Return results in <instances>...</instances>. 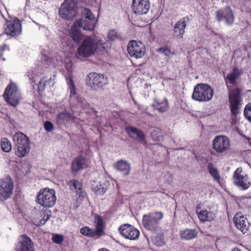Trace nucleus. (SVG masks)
<instances>
[{"mask_svg":"<svg viewBox=\"0 0 251 251\" xmlns=\"http://www.w3.org/2000/svg\"><path fill=\"white\" fill-rule=\"evenodd\" d=\"M70 102L71 105V109L73 112V115L67 112L59 113L55 119L56 123L57 125L66 126L74 122L75 118H77L76 113H83V112L87 113L90 111V105L85 100L79 97L78 95L77 98L74 100L72 102L70 97Z\"/></svg>","mask_w":251,"mask_h":251,"instance_id":"1","label":"nucleus"},{"mask_svg":"<svg viewBox=\"0 0 251 251\" xmlns=\"http://www.w3.org/2000/svg\"><path fill=\"white\" fill-rule=\"evenodd\" d=\"M108 47L107 43H102L92 36H87L82 42L77 50V55L88 57L94 54L96 50L102 51Z\"/></svg>","mask_w":251,"mask_h":251,"instance_id":"2","label":"nucleus"},{"mask_svg":"<svg viewBox=\"0 0 251 251\" xmlns=\"http://www.w3.org/2000/svg\"><path fill=\"white\" fill-rule=\"evenodd\" d=\"M13 140L16 155L22 158L29 153L31 149L30 141L25 134L17 132L13 136Z\"/></svg>","mask_w":251,"mask_h":251,"instance_id":"3","label":"nucleus"},{"mask_svg":"<svg viewBox=\"0 0 251 251\" xmlns=\"http://www.w3.org/2000/svg\"><path fill=\"white\" fill-rule=\"evenodd\" d=\"M213 90L208 84L201 83L196 85L192 96V99L199 102H206L211 100L213 96Z\"/></svg>","mask_w":251,"mask_h":251,"instance_id":"4","label":"nucleus"},{"mask_svg":"<svg viewBox=\"0 0 251 251\" xmlns=\"http://www.w3.org/2000/svg\"><path fill=\"white\" fill-rule=\"evenodd\" d=\"M3 96L5 100L12 106H17L22 99L17 85L12 82L6 87Z\"/></svg>","mask_w":251,"mask_h":251,"instance_id":"5","label":"nucleus"},{"mask_svg":"<svg viewBox=\"0 0 251 251\" xmlns=\"http://www.w3.org/2000/svg\"><path fill=\"white\" fill-rule=\"evenodd\" d=\"M37 202L45 207H51L55 203V192L52 189L46 188L40 190L37 196Z\"/></svg>","mask_w":251,"mask_h":251,"instance_id":"6","label":"nucleus"},{"mask_svg":"<svg viewBox=\"0 0 251 251\" xmlns=\"http://www.w3.org/2000/svg\"><path fill=\"white\" fill-rule=\"evenodd\" d=\"M163 217V214L160 212L150 213L144 215L142 222L144 227L147 230L155 231L159 228L161 220Z\"/></svg>","mask_w":251,"mask_h":251,"instance_id":"7","label":"nucleus"},{"mask_svg":"<svg viewBox=\"0 0 251 251\" xmlns=\"http://www.w3.org/2000/svg\"><path fill=\"white\" fill-rule=\"evenodd\" d=\"M115 185L116 187L118 186L117 182L114 179L106 176L103 177L99 182L93 184L92 189L97 195H102L111 187V185L114 188Z\"/></svg>","mask_w":251,"mask_h":251,"instance_id":"8","label":"nucleus"},{"mask_svg":"<svg viewBox=\"0 0 251 251\" xmlns=\"http://www.w3.org/2000/svg\"><path fill=\"white\" fill-rule=\"evenodd\" d=\"M77 0H65L59 10L60 16L66 20H71L76 14Z\"/></svg>","mask_w":251,"mask_h":251,"instance_id":"9","label":"nucleus"},{"mask_svg":"<svg viewBox=\"0 0 251 251\" xmlns=\"http://www.w3.org/2000/svg\"><path fill=\"white\" fill-rule=\"evenodd\" d=\"M233 181L234 184L241 190H247L251 185L248 176L243 172L241 168H237L234 172Z\"/></svg>","mask_w":251,"mask_h":251,"instance_id":"10","label":"nucleus"},{"mask_svg":"<svg viewBox=\"0 0 251 251\" xmlns=\"http://www.w3.org/2000/svg\"><path fill=\"white\" fill-rule=\"evenodd\" d=\"M87 86L93 90H97L108 83L107 78L103 75L96 73H89L86 78Z\"/></svg>","mask_w":251,"mask_h":251,"instance_id":"11","label":"nucleus"},{"mask_svg":"<svg viewBox=\"0 0 251 251\" xmlns=\"http://www.w3.org/2000/svg\"><path fill=\"white\" fill-rule=\"evenodd\" d=\"M82 14V18L77 21L80 22V25H77L86 30H93L97 22L94 15L88 8H84Z\"/></svg>","mask_w":251,"mask_h":251,"instance_id":"12","label":"nucleus"},{"mask_svg":"<svg viewBox=\"0 0 251 251\" xmlns=\"http://www.w3.org/2000/svg\"><path fill=\"white\" fill-rule=\"evenodd\" d=\"M66 73V78L68 88L70 92L71 101L77 98V92L73 79V63L69 61H65V64Z\"/></svg>","mask_w":251,"mask_h":251,"instance_id":"13","label":"nucleus"},{"mask_svg":"<svg viewBox=\"0 0 251 251\" xmlns=\"http://www.w3.org/2000/svg\"><path fill=\"white\" fill-rule=\"evenodd\" d=\"M14 182L12 178L7 176L0 180V200L5 201L10 198L13 193Z\"/></svg>","mask_w":251,"mask_h":251,"instance_id":"14","label":"nucleus"},{"mask_svg":"<svg viewBox=\"0 0 251 251\" xmlns=\"http://www.w3.org/2000/svg\"><path fill=\"white\" fill-rule=\"evenodd\" d=\"M213 149L218 153H224L230 148L229 138L225 135H217L212 141Z\"/></svg>","mask_w":251,"mask_h":251,"instance_id":"15","label":"nucleus"},{"mask_svg":"<svg viewBox=\"0 0 251 251\" xmlns=\"http://www.w3.org/2000/svg\"><path fill=\"white\" fill-rule=\"evenodd\" d=\"M127 51L131 57L141 58L145 54L146 48L141 42L132 40L128 44Z\"/></svg>","mask_w":251,"mask_h":251,"instance_id":"16","label":"nucleus"},{"mask_svg":"<svg viewBox=\"0 0 251 251\" xmlns=\"http://www.w3.org/2000/svg\"><path fill=\"white\" fill-rule=\"evenodd\" d=\"M229 107L233 115L236 116L239 113L241 106V96L238 89L232 90L229 93Z\"/></svg>","mask_w":251,"mask_h":251,"instance_id":"17","label":"nucleus"},{"mask_svg":"<svg viewBox=\"0 0 251 251\" xmlns=\"http://www.w3.org/2000/svg\"><path fill=\"white\" fill-rule=\"evenodd\" d=\"M22 30L21 23L17 18L6 22L5 32L6 34L12 37L17 36L21 33Z\"/></svg>","mask_w":251,"mask_h":251,"instance_id":"18","label":"nucleus"},{"mask_svg":"<svg viewBox=\"0 0 251 251\" xmlns=\"http://www.w3.org/2000/svg\"><path fill=\"white\" fill-rule=\"evenodd\" d=\"M50 217V211L49 209L35 210L32 214V222L36 226L44 225Z\"/></svg>","mask_w":251,"mask_h":251,"instance_id":"19","label":"nucleus"},{"mask_svg":"<svg viewBox=\"0 0 251 251\" xmlns=\"http://www.w3.org/2000/svg\"><path fill=\"white\" fill-rule=\"evenodd\" d=\"M119 230L122 236L130 240H136L140 235V232L137 229L128 224L121 226Z\"/></svg>","mask_w":251,"mask_h":251,"instance_id":"20","label":"nucleus"},{"mask_svg":"<svg viewBox=\"0 0 251 251\" xmlns=\"http://www.w3.org/2000/svg\"><path fill=\"white\" fill-rule=\"evenodd\" d=\"M149 0H133L132 9L136 14H147L150 8Z\"/></svg>","mask_w":251,"mask_h":251,"instance_id":"21","label":"nucleus"},{"mask_svg":"<svg viewBox=\"0 0 251 251\" xmlns=\"http://www.w3.org/2000/svg\"><path fill=\"white\" fill-rule=\"evenodd\" d=\"M42 63L45 67H47L50 64L55 66L62 63V59L61 57L57 54L50 55V53H46L44 51H42Z\"/></svg>","mask_w":251,"mask_h":251,"instance_id":"22","label":"nucleus"},{"mask_svg":"<svg viewBox=\"0 0 251 251\" xmlns=\"http://www.w3.org/2000/svg\"><path fill=\"white\" fill-rule=\"evenodd\" d=\"M235 226L243 232L247 230L250 223L247 218L241 213H237L233 219Z\"/></svg>","mask_w":251,"mask_h":251,"instance_id":"23","label":"nucleus"},{"mask_svg":"<svg viewBox=\"0 0 251 251\" xmlns=\"http://www.w3.org/2000/svg\"><path fill=\"white\" fill-rule=\"evenodd\" d=\"M216 16L218 21L225 19L227 25H232L234 22V17L232 10L229 7H226L223 10L217 11Z\"/></svg>","mask_w":251,"mask_h":251,"instance_id":"24","label":"nucleus"},{"mask_svg":"<svg viewBox=\"0 0 251 251\" xmlns=\"http://www.w3.org/2000/svg\"><path fill=\"white\" fill-rule=\"evenodd\" d=\"M89 164L88 160L82 155H79L74 159L72 163V171L76 174L79 171L87 167Z\"/></svg>","mask_w":251,"mask_h":251,"instance_id":"25","label":"nucleus"},{"mask_svg":"<svg viewBox=\"0 0 251 251\" xmlns=\"http://www.w3.org/2000/svg\"><path fill=\"white\" fill-rule=\"evenodd\" d=\"M186 18L181 19L175 25L173 31V36L177 39H181L185 33V28L186 26Z\"/></svg>","mask_w":251,"mask_h":251,"instance_id":"26","label":"nucleus"},{"mask_svg":"<svg viewBox=\"0 0 251 251\" xmlns=\"http://www.w3.org/2000/svg\"><path fill=\"white\" fill-rule=\"evenodd\" d=\"M126 130L131 138L137 140L142 144H146V142L144 139L145 136L142 131L131 126L127 127Z\"/></svg>","mask_w":251,"mask_h":251,"instance_id":"27","label":"nucleus"},{"mask_svg":"<svg viewBox=\"0 0 251 251\" xmlns=\"http://www.w3.org/2000/svg\"><path fill=\"white\" fill-rule=\"evenodd\" d=\"M113 167L116 170L121 172L123 175L126 176L129 175L131 170L130 163L124 160H120L115 162Z\"/></svg>","mask_w":251,"mask_h":251,"instance_id":"28","label":"nucleus"},{"mask_svg":"<svg viewBox=\"0 0 251 251\" xmlns=\"http://www.w3.org/2000/svg\"><path fill=\"white\" fill-rule=\"evenodd\" d=\"M198 206L196 209V213L200 221L201 222H211L216 217L215 214L210 210L202 209L200 211L198 210Z\"/></svg>","mask_w":251,"mask_h":251,"instance_id":"29","label":"nucleus"},{"mask_svg":"<svg viewBox=\"0 0 251 251\" xmlns=\"http://www.w3.org/2000/svg\"><path fill=\"white\" fill-rule=\"evenodd\" d=\"M20 246L18 251H33L32 241L25 235H21Z\"/></svg>","mask_w":251,"mask_h":251,"instance_id":"30","label":"nucleus"},{"mask_svg":"<svg viewBox=\"0 0 251 251\" xmlns=\"http://www.w3.org/2000/svg\"><path fill=\"white\" fill-rule=\"evenodd\" d=\"M79 21H76L71 28L70 32V36L76 43H78L81 39V34L80 33V27L77 25H80Z\"/></svg>","mask_w":251,"mask_h":251,"instance_id":"31","label":"nucleus"},{"mask_svg":"<svg viewBox=\"0 0 251 251\" xmlns=\"http://www.w3.org/2000/svg\"><path fill=\"white\" fill-rule=\"evenodd\" d=\"M152 106L159 112H164L169 106L168 100L166 99L155 100Z\"/></svg>","mask_w":251,"mask_h":251,"instance_id":"32","label":"nucleus"},{"mask_svg":"<svg viewBox=\"0 0 251 251\" xmlns=\"http://www.w3.org/2000/svg\"><path fill=\"white\" fill-rule=\"evenodd\" d=\"M240 74L241 70L237 67L234 68L232 73L227 74L226 76V81L227 86H228L229 83L234 85Z\"/></svg>","mask_w":251,"mask_h":251,"instance_id":"33","label":"nucleus"},{"mask_svg":"<svg viewBox=\"0 0 251 251\" xmlns=\"http://www.w3.org/2000/svg\"><path fill=\"white\" fill-rule=\"evenodd\" d=\"M94 224L95 226V231L100 236L104 231L105 224L102 218L99 215H96L94 217Z\"/></svg>","mask_w":251,"mask_h":251,"instance_id":"34","label":"nucleus"},{"mask_svg":"<svg viewBox=\"0 0 251 251\" xmlns=\"http://www.w3.org/2000/svg\"><path fill=\"white\" fill-rule=\"evenodd\" d=\"M70 186L72 190L75 191L79 197H85V193L83 191L82 185L80 182L76 180H71Z\"/></svg>","mask_w":251,"mask_h":251,"instance_id":"35","label":"nucleus"},{"mask_svg":"<svg viewBox=\"0 0 251 251\" xmlns=\"http://www.w3.org/2000/svg\"><path fill=\"white\" fill-rule=\"evenodd\" d=\"M54 84V80L51 77H44L40 80L38 84V90L42 91L46 88H50L53 86Z\"/></svg>","mask_w":251,"mask_h":251,"instance_id":"36","label":"nucleus"},{"mask_svg":"<svg viewBox=\"0 0 251 251\" xmlns=\"http://www.w3.org/2000/svg\"><path fill=\"white\" fill-rule=\"evenodd\" d=\"M197 232L195 230L186 229L180 232V237L183 240H191L195 238Z\"/></svg>","mask_w":251,"mask_h":251,"instance_id":"37","label":"nucleus"},{"mask_svg":"<svg viewBox=\"0 0 251 251\" xmlns=\"http://www.w3.org/2000/svg\"><path fill=\"white\" fill-rule=\"evenodd\" d=\"M207 169L209 174L213 177L215 180L219 182L221 176L218 169L214 166L213 164L209 163L207 166Z\"/></svg>","mask_w":251,"mask_h":251,"instance_id":"38","label":"nucleus"},{"mask_svg":"<svg viewBox=\"0 0 251 251\" xmlns=\"http://www.w3.org/2000/svg\"><path fill=\"white\" fill-rule=\"evenodd\" d=\"M80 232L83 235L88 237H93L95 236H99L95 229L91 228L88 226L81 227L80 229Z\"/></svg>","mask_w":251,"mask_h":251,"instance_id":"39","label":"nucleus"},{"mask_svg":"<svg viewBox=\"0 0 251 251\" xmlns=\"http://www.w3.org/2000/svg\"><path fill=\"white\" fill-rule=\"evenodd\" d=\"M0 146L2 151L6 152H9L12 149L10 142L5 138L1 140Z\"/></svg>","mask_w":251,"mask_h":251,"instance_id":"40","label":"nucleus"},{"mask_svg":"<svg viewBox=\"0 0 251 251\" xmlns=\"http://www.w3.org/2000/svg\"><path fill=\"white\" fill-rule=\"evenodd\" d=\"M244 115L246 119L251 123V103L247 104L244 110Z\"/></svg>","mask_w":251,"mask_h":251,"instance_id":"41","label":"nucleus"},{"mask_svg":"<svg viewBox=\"0 0 251 251\" xmlns=\"http://www.w3.org/2000/svg\"><path fill=\"white\" fill-rule=\"evenodd\" d=\"M108 38L110 41H114L120 37V35L115 30H111L108 33Z\"/></svg>","mask_w":251,"mask_h":251,"instance_id":"42","label":"nucleus"},{"mask_svg":"<svg viewBox=\"0 0 251 251\" xmlns=\"http://www.w3.org/2000/svg\"><path fill=\"white\" fill-rule=\"evenodd\" d=\"M52 240L55 243L60 244L64 240V237L60 234H55L53 236Z\"/></svg>","mask_w":251,"mask_h":251,"instance_id":"43","label":"nucleus"},{"mask_svg":"<svg viewBox=\"0 0 251 251\" xmlns=\"http://www.w3.org/2000/svg\"><path fill=\"white\" fill-rule=\"evenodd\" d=\"M62 44L65 48H70L72 45V40L68 37H65L62 39Z\"/></svg>","mask_w":251,"mask_h":251,"instance_id":"44","label":"nucleus"},{"mask_svg":"<svg viewBox=\"0 0 251 251\" xmlns=\"http://www.w3.org/2000/svg\"><path fill=\"white\" fill-rule=\"evenodd\" d=\"M160 134V132L159 129H154L151 133V137L153 140L156 141L159 139Z\"/></svg>","mask_w":251,"mask_h":251,"instance_id":"45","label":"nucleus"},{"mask_svg":"<svg viewBox=\"0 0 251 251\" xmlns=\"http://www.w3.org/2000/svg\"><path fill=\"white\" fill-rule=\"evenodd\" d=\"M158 51L168 56L174 54V53L170 50L165 48H159L158 49Z\"/></svg>","mask_w":251,"mask_h":251,"instance_id":"46","label":"nucleus"},{"mask_svg":"<svg viewBox=\"0 0 251 251\" xmlns=\"http://www.w3.org/2000/svg\"><path fill=\"white\" fill-rule=\"evenodd\" d=\"M44 128L47 131H51L53 128V124L50 121H46L44 124Z\"/></svg>","mask_w":251,"mask_h":251,"instance_id":"47","label":"nucleus"},{"mask_svg":"<svg viewBox=\"0 0 251 251\" xmlns=\"http://www.w3.org/2000/svg\"><path fill=\"white\" fill-rule=\"evenodd\" d=\"M8 49L7 47L5 45H2L0 47V59L4 60V58H3L4 52H5L6 50Z\"/></svg>","mask_w":251,"mask_h":251,"instance_id":"48","label":"nucleus"},{"mask_svg":"<svg viewBox=\"0 0 251 251\" xmlns=\"http://www.w3.org/2000/svg\"><path fill=\"white\" fill-rule=\"evenodd\" d=\"M28 76L29 77V79L30 80L31 82H34L36 80V77H37V76L35 74H31V75H28Z\"/></svg>","mask_w":251,"mask_h":251,"instance_id":"49","label":"nucleus"},{"mask_svg":"<svg viewBox=\"0 0 251 251\" xmlns=\"http://www.w3.org/2000/svg\"><path fill=\"white\" fill-rule=\"evenodd\" d=\"M232 251H241L237 248H234L233 249Z\"/></svg>","mask_w":251,"mask_h":251,"instance_id":"50","label":"nucleus"}]
</instances>
